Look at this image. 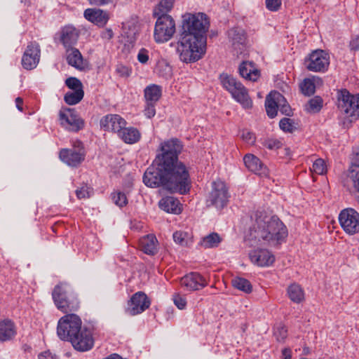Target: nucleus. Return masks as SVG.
<instances>
[{"label":"nucleus","mask_w":359,"mask_h":359,"mask_svg":"<svg viewBox=\"0 0 359 359\" xmlns=\"http://www.w3.org/2000/svg\"><path fill=\"white\" fill-rule=\"evenodd\" d=\"M84 92L83 89L79 88L76 90L67 92L64 97L65 102L69 105H74L79 103L83 97Z\"/></svg>","instance_id":"nucleus-36"},{"label":"nucleus","mask_w":359,"mask_h":359,"mask_svg":"<svg viewBox=\"0 0 359 359\" xmlns=\"http://www.w3.org/2000/svg\"><path fill=\"white\" fill-rule=\"evenodd\" d=\"M154 37L157 43H164L169 41L175 32V22L169 15L156 16Z\"/></svg>","instance_id":"nucleus-8"},{"label":"nucleus","mask_w":359,"mask_h":359,"mask_svg":"<svg viewBox=\"0 0 359 359\" xmlns=\"http://www.w3.org/2000/svg\"><path fill=\"white\" fill-rule=\"evenodd\" d=\"M229 194L226 184L217 180L212 184V190L207 198V206H214L217 209H222L227 205Z\"/></svg>","instance_id":"nucleus-9"},{"label":"nucleus","mask_w":359,"mask_h":359,"mask_svg":"<svg viewBox=\"0 0 359 359\" xmlns=\"http://www.w3.org/2000/svg\"><path fill=\"white\" fill-rule=\"evenodd\" d=\"M146 107L144 110V115L149 118H151L154 117L156 114V103L154 102H146Z\"/></svg>","instance_id":"nucleus-50"},{"label":"nucleus","mask_w":359,"mask_h":359,"mask_svg":"<svg viewBox=\"0 0 359 359\" xmlns=\"http://www.w3.org/2000/svg\"><path fill=\"white\" fill-rule=\"evenodd\" d=\"M240 75L249 81H256L260 76L259 70L252 62L244 61L238 68Z\"/></svg>","instance_id":"nucleus-23"},{"label":"nucleus","mask_w":359,"mask_h":359,"mask_svg":"<svg viewBox=\"0 0 359 359\" xmlns=\"http://www.w3.org/2000/svg\"><path fill=\"white\" fill-rule=\"evenodd\" d=\"M283 101V95L277 91L271 92L266 97L265 107L267 115L274 118L277 115L278 102Z\"/></svg>","instance_id":"nucleus-21"},{"label":"nucleus","mask_w":359,"mask_h":359,"mask_svg":"<svg viewBox=\"0 0 359 359\" xmlns=\"http://www.w3.org/2000/svg\"><path fill=\"white\" fill-rule=\"evenodd\" d=\"M330 65L329 55L323 50L313 51L305 58L304 65L311 72H324Z\"/></svg>","instance_id":"nucleus-10"},{"label":"nucleus","mask_w":359,"mask_h":359,"mask_svg":"<svg viewBox=\"0 0 359 359\" xmlns=\"http://www.w3.org/2000/svg\"><path fill=\"white\" fill-rule=\"evenodd\" d=\"M300 359H307V358H300Z\"/></svg>","instance_id":"nucleus-63"},{"label":"nucleus","mask_w":359,"mask_h":359,"mask_svg":"<svg viewBox=\"0 0 359 359\" xmlns=\"http://www.w3.org/2000/svg\"><path fill=\"white\" fill-rule=\"evenodd\" d=\"M278 110L283 114L287 116H290L292 114V109L290 106L287 102L285 98L283 97V101L278 102Z\"/></svg>","instance_id":"nucleus-51"},{"label":"nucleus","mask_w":359,"mask_h":359,"mask_svg":"<svg viewBox=\"0 0 359 359\" xmlns=\"http://www.w3.org/2000/svg\"><path fill=\"white\" fill-rule=\"evenodd\" d=\"M312 170L318 175H323L326 172V165L322 158L315 161L313 164Z\"/></svg>","instance_id":"nucleus-45"},{"label":"nucleus","mask_w":359,"mask_h":359,"mask_svg":"<svg viewBox=\"0 0 359 359\" xmlns=\"http://www.w3.org/2000/svg\"><path fill=\"white\" fill-rule=\"evenodd\" d=\"M112 200L114 201V203L119 207H123L128 203L126 196L121 192L113 194Z\"/></svg>","instance_id":"nucleus-47"},{"label":"nucleus","mask_w":359,"mask_h":359,"mask_svg":"<svg viewBox=\"0 0 359 359\" xmlns=\"http://www.w3.org/2000/svg\"><path fill=\"white\" fill-rule=\"evenodd\" d=\"M287 330L283 325H279L276 328L274 335L277 340L280 341H283L287 337Z\"/></svg>","instance_id":"nucleus-49"},{"label":"nucleus","mask_w":359,"mask_h":359,"mask_svg":"<svg viewBox=\"0 0 359 359\" xmlns=\"http://www.w3.org/2000/svg\"><path fill=\"white\" fill-rule=\"evenodd\" d=\"M248 255L253 264L261 267L269 266L275 261L274 255L264 248H255L249 252Z\"/></svg>","instance_id":"nucleus-16"},{"label":"nucleus","mask_w":359,"mask_h":359,"mask_svg":"<svg viewBox=\"0 0 359 359\" xmlns=\"http://www.w3.org/2000/svg\"><path fill=\"white\" fill-rule=\"evenodd\" d=\"M243 161L249 170L259 175H266L267 174L266 167L255 155L251 154H246L243 158Z\"/></svg>","instance_id":"nucleus-22"},{"label":"nucleus","mask_w":359,"mask_h":359,"mask_svg":"<svg viewBox=\"0 0 359 359\" xmlns=\"http://www.w3.org/2000/svg\"><path fill=\"white\" fill-rule=\"evenodd\" d=\"M159 207L163 210L173 214H180L182 212L180 201L172 196H167L159 201Z\"/></svg>","instance_id":"nucleus-27"},{"label":"nucleus","mask_w":359,"mask_h":359,"mask_svg":"<svg viewBox=\"0 0 359 359\" xmlns=\"http://www.w3.org/2000/svg\"><path fill=\"white\" fill-rule=\"evenodd\" d=\"M81 327L82 321L80 317L74 313H69L59 320L57 334L61 340L70 342Z\"/></svg>","instance_id":"nucleus-6"},{"label":"nucleus","mask_w":359,"mask_h":359,"mask_svg":"<svg viewBox=\"0 0 359 359\" xmlns=\"http://www.w3.org/2000/svg\"><path fill=\"white\" fill-rule=\"evenodd\" d=\"M137 60L142 64H146L149 60V52L145 48L140 50L137 54Z\"/></svg>","instance_id":"nucleus-55"},{"label":"nucleus","mask_w":359,"mask_h":359,"mask_svg":"<svg viewBox=\"0 0 359 359\" xmlns=\"http://www.w3.org/2000/svg\"><path fill=\"white\" fill-rule=\"evenodd\" d=\"M67 53V61L69 65L79 69H83V57L77 48H70Z\"/></svg>","instance_id":"nucleus-31"},{"label":"nucleus","mask_w":359,"mask_h":359,"mask_svg":"<svg viewBox=\"0 0 359 359\" xmlns=\"http://www.w3.org/2000/svg\"><path fill=\"white\" fill-rule=\"evenodd\" d=\"M59 116L61 125L69 130L77 132L84 126L83 120L79 116L73 109L67 108L60 110Z\"/></svg>","instance_id":"nucleus-12"},{"label":"nucleus","mask_w":359,"mask_h":359,"mask_svg":"<svg viewBox=\"0 0 359 359\" xmlns=\"http://www.w3.org/2000/svg\"><path fill=\"white\" fill-rule=\"evenodd\" d=\"M76 196L79 199L89 198L90 194L87 187H82L76 191Z\"/></svg>","instance_id":"nucleus-56"},{"label":"nucleus","mask_w":359,"mask_h":359,"mask_svg":"<svg viewBox=\"0 0 359 359\" xmlns=\"http://www.w3.org/2000/svg\"><path fill=\"white\" fill-rule=\"evenodd\" d=\"M182 144L177 139H170L161 144V153L154 164L143 176V182L149 187H163L165 189L181 194L190 190L191 180L185 165L179 161Z\"/></svg>","instance_id":"nucleus-1"},{"label":"nucleus","mask_w":359,"mask_h":359,"mask_svg":"<svg viewBox=\"0 0 359 359\" xmlns=\"http://www.w3.org/2000/svg\"><path fill=\"white\" fill-rule=\"evenodd\" d=\"M65 84L72 90H76V89H83L82 83L79 79L76 77H69L66 79Z\"/></svg>","instance_id":"nucleus-46"},{"label":"nucleus","mask_w":359,"mask_h":359,"mask_svg":"<svg viewBox=\"0 0 359 359\" xmlns=\"http://www.w3.org/2000/svg\"><path fill=\"white\" fill-rule=\"evenodd\" d=\"M172 238L175 243L183 247H187L192 243V235L187 231H177L173 233Z\"/></svg>","instance_id":"nucleus-34"},{"label":"nucleus","mask_w":359,"mask_h":359,"mask_svg":"<svg viewBox=\"0 0 359 359\" xmlns=\"http://www.w3.org/2000/svg\"><path fill=\"white\" fill-rule=\"evenodd\" d=\"M150 301L143 292L135 293L128 302L126 312L130 316H135L144 312L150 306Z\"/></svg>","instance_id":"nucleus-15"},{"label":"nucleus","mask_w":359,"mask_h":359,"mask_svg":"<svg viewBox=\"0 0 359 359\" xmlns=\"http://www.w3.org/2000/svg\"><path fill=\"white\" fill-rule=\"evenodd\" d=\"M79 36V32L73 26H65L61 29L60 41L67 52L76 44Z\"/></svg>","instance_id":"nucleus-20"},{"label":"nucleus","mask_w":359,"mask_h":359,"mask_svg":"<svg viewBox=\"0 0 359 359\" xmlns=\"http://www.w3.org/2000/svg\"><path fill=\"white\" fill-rule=\"evenodd\" d=\"M281 4L280 0H266V8L271 11H276L278 10Z\"/></svg>","instance_id":"nucleus-53"},{"label":"nucleus","mask_w":359,"mask_h":359,"mask_svg":"<svg viewBox=\"0 0 359 359\" xmlns=\"http://www.w3.org/2000/svg\"><path fill=\"white\" fill-rule=\"evenodd\" d=\"M139 33V27L135 23L128 24L124 26V37L127 39L126 42L133 44L137 39Z\"/></svg>","instance_id":"nucleus-38"},{"label":"nucleus","mask_w":359,"mask_h":359,"mask_svg":"<svg viewBox=\"0 0 359 359\" xmlns=\"http://www.w3.org/2000/svg\"><path fill=\"white\" fill-rule=\"evenodd\" d=\"M126 126V121L118 114H107L100 120V126L104 130L118 133Z\"/></svg>","instance_id":"nucleus-18"},{"label":"nucleus","mask_w":359,"mask_h":359,"mask_svg":"<svg viewBox=\"0 0 359 359\" xmlns=\"http://www.w3.org/2000/svg\"><path fill=\"white\" fill-rule=\"evenodd\" d=\"M348 177L351 180L354 189L359 193V151L353 159ZM358 203H359V197Z\"/></svg>","instance_id":"nucleus-28"},{"label":"nucleus","mask_w":359,"mask_h":359,"mask_svg":"<svg viewBox=\"0 0 359 359\" xmlns=\"http://www.w3.org/2000/svg\"><path fill=\"white\" fill-rule=\"evenodd\" d=\"M113 36H114V33L111 29H106L104 31H102V32L101 34V37L103 39L109 40V39H112Z\"/></svg>","instance_id":"nucleus-57"},{"label":"nucleus","mask_w":359,"mask_h":359,"mask_svg":"<svg viewBox=\"0 0 359 359\" xmlns=\"http://www.w3.org/2000/svg\"><path fill=\"white\" fill-rule=\"evenodd\" d=\"M70 342L73 347L79 351L84 352L89 351L94 345L93 333L90 329L81 327Z\"/></svg>","instance_id":"nucleus-14"},{"label":"nucleus","mask_w":359,"mask_h":359,"mask_svg":"<svg viewBox=\"0 0 359 359\" xmlns=\"http://www.w3.org/2000/svg\"><path fill=\"white\" fill-rule=\"evenodd\" d=\"M78 146L72 149H63L60 151V158L69 166L76 167L85 159V151L81 142H77Z\"/></svg>","instance_id":"nucleus-13"},{"label":"nucleus","mask_w":359,"mask_h":359,"mask_svg":"<svg viewBox=\"0 0 359 359\" xmlns=\"http://www.w3.org/2000/svg\"><path fill=\"white\" fill-rule=\"evenodd\" d=\"M241 137L245 142L249 144H253L255 142V135L248 130H243Z\"/></svg>","instance_id":"nucleus-52"},{"label":"nucleus","mask_w":359,"mask_h":359,"mask_svg":"<svg viewBox=\"0 0 359 359\" xmlns=\"http://www.w3.org/2000/svg\"><path fill=\"white\" fill-rule=\"evenodd\" d=\"M52 297L56 307L63 313L76 311L80 306L76 294L66 284L55 285Z\"/></svg>","instance_id":"nucleus-4"},{"label":"nucleus","mask_w":359,"mask_h":359,"mask_svg":"<svg viewBox=\"0 0 359 359\" xmlns=\"http://www.w3.org/2000/svg\"><path fill=\"white\" fill-rule=\"evenodd\" d=\"M287 294L290 299L295 302L300 303L304 299V293L302 287L297 284H292L287 288Z\"/></svg>","instance_id":"nucleus-35"},{"label":"nucleus","mask_w":359,"mask_h":359,"mask_svg":"<svg viewBox=\"0 0 359 359\" xmlns=\"http://www.w3.org/2000/svg\"><path fill=\"white\" fill-rule=\"evenodd\" d=\"M339 108L349 123L359 118V95H351L346 90L341 91Z\"/></svg>","instance_id":"nucleus-7"},{"label":"nucleus","mask_w":359,"mask_h":359,"mask_svg":"<svg viewBox=\"0 0 359 359\" xmlns=\"http://www.w3.org/2000/svg\"><path fill=\"white\" fill-rule=\"evenodd\" d=\"M232 285L245 293H250L252 290V287L249 280L241 277H236L231 280Z\"/></svg>","instance_id":"nucleus-39"},{"label":"nucleus","mask_w":359,"mask_h":359,"mask_svg":"<svg viewBox=\"0 0 359 359\" xmlns=\"http://www.w3.org/2000/svg\"><path fill=\"white\" fill-rule=\"evenodd\" d=\"M39 359H53V356L50 351H43L39 354Z\"/></svg>","instance_id":"nucleus-60"},{"label":"nucleus","mask_w":359,"mask_h":359,"mask_svg":"<svg viewBox=\"0 0 359 359\" xmlns=\"http://www.w3.org/2000/svg\"><path fill=\"white\" fill-rule=\"evenodd\" d=\"M283 359H292L290 348H285L282 351Z\"/></svg>","instance_id":"nucleus-61"},{"label":"nucleus","mask_w":359,"mask_h":359,"mask_svg":"<svg viewBox=\"0 0 359 359\" xmlns=\"http://www.w3.org/2000/svg\"><path fill=\"white\" fill-rule=\"evenodd\" d=\"M15 104L17 108L20 111H22V104H23V100L21 97H18L15 99Z\"/></svg>","instance_id":"nucleus-62"},{"label":"nucleus","mask_w":359,"mask_h":359,"mask_svg":"<svg viewBox=\"0 0 359 359\" xmlns=\"http://www.w3.org/2000/svg\"><path fill=\"white\" fill-rule=\"evenodd\" d=\"M174 0H161L154 10V16L168 15L173 6Z\"/></svg>","instance_id":"nucleus-40"},{"label":"nucleus","mask_w":359,"mask_h":359,"mask_svg":"<svg viewBox=\"0 0 359 359\" xmlns=\"http://www.w3.org/2000/svg\"><path fill=\"white\" fill-rule=\"evenodd\" d=\"M181 285L189 291L198 290L206 286L204 278L198 273H190L180 280Z\"/></svg>","instance_id":"nucleus-19"},{"label":"nucleus","mask_w":359,"mask_h":359,"mask_svg":"<svg viewBox=\"0 0 359 359\" xmlns=\"http://www.w3.org/2000/svg\"><path fill=\"white\" fill-rule=\"evenodd\" d=\"M287 236L285 225L276 215H269L264 211H257L252 216V224L246 242L250 247L258 245L276 246Z\"/></svg>","instance_id":"nucleus-3"},{"label":"nucleus","mask_w":359,"mask_h":359,"mask_svg":"<svg viewBox=\"0 0 359 359\" xmlns=\"http://www.w3.org/2000/svg\"><path fill=\"white\" fill-rule=\"evenodd\" d=\"M156 72L160 76L165 79L169 78L172 74L171 67L165 62L157 64Z\"/></svg>","instance_id":"nucleus-41"},{"label":"nucleus","mask_w":359,"mask_h":359,"mask_svg":"<svg viewBox=\"0 0 359 359\" xmlns=\"http://www.w3.org/2000/svg\"><path fill=\"white\" fill-rule=\"evenodd\" d=\"M263 146L270 150H277L282 147L283 143L281 141L277 139L269 138L265 140L263 143Z\"/></svg>","instance_id":"nucleus-44"},{"label":"nucleus","mask_w":359,"mask_h":359,"mask_svg":"<svg viewBox=\"0 0 359 359\" xmlns=\"http://www.w3.org/2000/svg\"><path fill=\"white\" fill-rule=\"evenodd\" d=\"M228 36L233 45H244L246 42V33L241 27H233L228 32Z\"/></svg>","instance_id":"nucleus-32"},{"label":"nucleus","mask_w":359,"mask_h":359,"mask_svg":"<svg viewBox=\"0 0 359 359\" xmlns=\"http://www.w3.org/2000/svg\"><path fill=\"white\" fill-rule=\"evenodd\" d=\"M221 242L222 238L219 235L213 232L204 236L200 241L199 245L205 249L214 248L218 247Z\"/></svg>","instance_id":"nucleus-33"},{"label":"nucleus","mask_w":359,"mask_h":359,"mask_svg":"<svg viewBox=\"0 0 359 359\" xmlns=\"http://www.w3.org/2000/svg\"><path fill=\"white\" fill-rule=\"evenodd\" d=\"M16 327L10 319L0 320V341L12 340L16 335Z\"/></svg>","instance_id":"nucleus-26"},{"label":"nucleus","mask_w":359,"mask_h":359,"mask_svg":"<svg viewBox=\"0 0 359 359\" xmlns=\"http://www.w3.org/2000/svg\"><path fill=\"white\" fill-rule=\"evenodd\" d=\"M339 221L344 231L353 235L359 232V213L353 208H346L341 211Z\"/></svg>","instance_id":"nucleus-11"},{"label":"nucleus","mask_w":359,"mask_h":359,"mask_svg":"<svg viewBox=\"0 0 359 359\" xmlns=\"http://www.w3.org/2000/svg\"><path fill=\"white\" fill-rule=\"evenodd\" d=\"M210 26L205 13H185L182 15L177 51L184 62L200 60L206 50V32Z\"/></svg>","instance_id":"nucleus-2"},{"label":"nucleus","mask_w":359,"mask_h":359,"mask_svg":"<svg viewBox=\"0 0 359 359\" xmlns=\"http://www.w3.org/2000/svg\"><path fill=\"white\" fill-rule=\"evenodd\" d=\"M40 48L36 43H30L22 58V65L26 69H34L39 62Z\"/></svg>","instance_id":"nucleus-17"},{"label":"nucleus","mask_w":359,"mask_h":359,"mask_svg":"<svg viewBox=\"0 0 359 359\" xmlns=\"http://www.w3.org/2000/svg\"><path fill=\"white\" fill-rule=\"evenodd\" d=\"M302 93L306 95H311L315 92V86L313 81L309 79H304L301 86Z\"/></svg>","instance_id":"nucleus-43"},{"label":"nucleus","mask_w":359,"mask_h":359,"mask_svg":"<svg viewBox=\"0 0 359 359\" xmlns=\"http://www.w3.org/2000/svg\"><path fill=\"white\" fill-rule=\"evenodd\" d=\"M140 248L147 255H154L158 252V241L154 234H148L140 239Z\"/></svg>","instance_id":"nucleus-24"},{"label":"nucleus","mask_w":359,"mask_h":359,"mask_svg":"<svg viewBox=\"0 0 359 359\" xmlns=\"http://www.w3.org/2000/svg\"><path fill=\"white\" fill-rule=\"evenodd\" d=\"M118 136L127 144H134L140 139L139 130L133 127L126 128L125 126L118 134Z\"/></svg>","instance_id":"nucleus-30"},{"label":"nucleus","mask_w":359,"mask_h":359,"mask_svg":"<svg viewBox=\"0 0 359 359\" xmlns=\"http://www.w3.org/2000/svg\"><path fill=\"white\" fill-rule=\"evenodd\" d=\"M173 302L175 305L179 309H184L187 305V300L184 296L177 293L173 295Z\"/></svg>","instance_id":"nucleus-48"},{"label":"nucleus","mask_w":359,"mask_h":359,"mask_svg":"<svg viewBox=\"0 0 359 359\" xmlns=\"http://www.w3.org/2000/svg\"><path fill=\"white\" fill-rule=\"evenodd\" d=\"M116 72L119 74V76L123 77H128L130 75L131 71L130 69L123 65H118L116 69Z\"/></svg>","instance_id":"nucleus-54"},{"label":"nucleus","mask_w":359,"mask_h":359,"mask_svg":"<svg viewBox=\"0 0 359 359\" xmlns=\"http://www.w3.org/2000/svg\"><path fill=\"white\" fill-rule=\"evenodd\" d=\"M162 95V87L156 84H150L144 90L146 102L156 103Z\"/></svg>","instance_id":"nucleus-29"},{"label":"nucleus","mask_w":359,"mask_h":359,"mask_svg":"<svg viewBox=\"0 0 359 359\" xmlns=\"http://www.w3.org/2000/svg\"><path fill=\"white\" fill-rule=\"evenodd\" d=\"M84 17L99 26H104L109 20V15L107 12L95 8L86 9L84 11Z\"/></svg>","instance_id":"nucleus-25"},{"label":"nucleus","mask_w":359,"mask_h":359,"mask_svg":"<svg viewBox=\"0 0 359 359\" xmlns=\"http://www.w3.org/2000/svg\"><path fill=\"white\" fill-rule=\"evenodd\" d=\"M279 126L285 132L292 133L296 129L294 121L289 118H282L279 123Z\"/></svg>","instance_id":"nucleus-42"},{"label":"nucleus","mask_w":359,"mask_h":359,"mask_svg":"<svg viewBox=\"0 0 359 359\" xmlns=\"http://www.w3.org/2000/svg\"><path fill=\"white\" fill-rule=\"evenodd\" d=\"M113 0H89L91 5L102 6L112 2Z\"/></svg>","instance_id":"nucleus-59"},{"label":"nucleus","mask_w":359,"mask_h":359,"mask_svg":"<svg viewBox=\"0 0 359 359\" xmlns=\"http://www.w3.org/2000/svg\"><path fill=\"white\" fill-rule=\"evenodd\" d=\"M222 86L229 91L231 96L245 109H250L252 106V101L249 97L245 87L233 76L222 74L219 76Z\"/></svg>","instance_id":"nucleus-5"},{"label":"nucleus","mask_w":359,"mask_h":359,"mask_svg":"<svg viewBox=\"0 0 359 359\" xmlns=\"http://www.w3.org/2000/svg\"><path fill=\"white\" fill-rule=\"evenodd\" d=\"M323 106V100L319 96H315L307 102L305 110L310 114L318 113Z\"/></svg>","instance_id":"nucleus-37"},{"label":"nucleus","mask_w":359,"mask_h":359,"mask_svg":"<svg viewBox=\"0 0 359 359\" xmlns=\"http://www.w3.org/2000/svg\"><path fill=\"white\" fill-rule=\"evenodd\" d=\"M350 46L352 50H359V36H355L351 41Z\"/></svg>","instance_id":"nucleus-58"}]
</instances>
